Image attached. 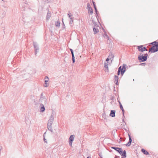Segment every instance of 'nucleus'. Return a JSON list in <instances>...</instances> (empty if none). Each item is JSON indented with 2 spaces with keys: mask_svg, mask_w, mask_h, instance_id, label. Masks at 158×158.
<instances>
[{
  "mask_svg": "<svg viewBox=\"0 0 158 158\" xmlns=\"http://www.w3.org/2000/svg\"><path fill=\"white\" fill-rule=\"evenodd\" d=\"M128 135L129 139L128 142H130V143H131L132 140V139H131V135L129 133H128Z\"/></svg>",
  "mask_w": 158,
  "mask_h": 158,
  "instance_id": "nucleus-27",
  "label": "nucleus"
},
{
  "mask_svg": "<svg viewBox=\"0 0 158 158\" xmlns=\"http://www.w3.org/2000/svg\"><path fill=\"white\" fill-rule=\"evenodd\" d=\"M51 16V14L48 12L46 16V19L47 20H49Z\"/></svg>",
  "mask_w": 158,
  "mask_h": 158,
  "instance_id": "nucleus-21",
  "label": "nucleus"
},
{
  "mask_svg": "<svg viewBox=\"0 0 158 158\" xmlns=\"http://www.w3.org/2000/svg\"><path fill=\"white\" fill-rule=\"evenodd\" d=\"M114 98L113 96L111 97L110 98V100H113L114 99Z\"/></svg>",
  "mask_w": 158,
  "mask_h": 158,
  "instance_id": "nucleus-41",
  "label": "nucleus"
},
{
  "mask_svg": "<svg viewBox=\"0 0 158 158\" xmlns=\"http://www.w3.org/2000/svg\"><path fill=\"white\" fill-rule=\"evenodd\" d=\"M92 22L93 23V24L95 26H96V27H98V25L97 24V23L95 22L94 20H92Z\"/></svg>",
  "mask_w": 158,
  "mask_h": 158,
  "instance_id": "nucleus-29",
  "label": "nucleus"
},
{
  "mask_svg": "<svg viewBox=\"0 0 158 158\" xmlns=\"http://www.w3.org/2000/svg\"><path fill=\"white\" fill-rule=\"evenodd\" d=\"M148 56V54L147 53L144 54L143 55L140 53L138 56V59L141 62H144L147 60Z\"/></svg>",
  "mask_w": 158,
  "mask_h": 158,
  "instance_id": "nucleus-3",
  "label": "nucleus"
},
{
  "mask_svg": "<svg viewBox=\"0 0 158 158\" xmlns=\"http://www.w3.org/2000/svg\"><path fill=\"white\" fill-rule=\"evenodd\" d=\"M98 155L100 157H102V153L101 152L99 153Z\"/></svg>",
  "mask_w": 158,
  "mask_h": 158,
  "instance_id": "nucleus-40",
  "label": "nucleus"
},
{
  "mask_svg": "<svg viewBox=\"0 0 158 158\" xmlns=\"http://www.w3.org/2000/svg\"><path fill=\"white\" fill-rule=\"evenodd\" d=\"M75 135H71L70 136L69 139V143L70 145L72 146V143L73 141Z\"/></svg>",
  "mask_w": 158,
  "mask_h": 158,
  "instance_id": "nucleus-7",
  "label": "nucleus"
},
{
  "mask_svg": "<svg viewBox=\"0 0 158 158\" xmlns=\"http://www.w3.org/2000/svg\"><path fill=\"white\" fill-rule=\"evenodd\" d=\"M54 115H55V114H54V112L53 111H52V114H51V115H52V116H53V117H54Z\"/></svg>",
  "mask_w": 158,
  "mask_h": 158,
  "instance_id": "nucleus-42",
  "label": "nucleus"
},
{
  "mask_svg": "<svg viewBox=\"0 0 158 158\" xmlns=\"http://www.w3.org/2000/svg\"><path fill=\"white\" fill-rule=\"evenodd\" d=\"M143 45L138 46L137 48L138 50L141 52H143L144 51H148V49L145 47H143Z\"/></svg>",
  "mask_w": 158,
  "mask_h": 158,
  "instance_id": "nucleus-6",
  "label": "nucleus"
},
{
  "mask_svg": "<svg viewBox=\"0 0 158 158\" xmlns=\"http://www.w3.org/2000/svg\"><path fill=\"white\" fill-rule=\"evenodd\" d=\"M68 16L70 19H73L74 17H73V15L71 14L69 11L68 12Z\"/></svg>",
  "mask_w": 158,
  "mask_h": 158,
  "instance_id": "nucleus-16",
  "label": "nucleus"
},
{
  "mask_svg": "<svg viewBox=\"0 0 158 158\" xmlns=\"http://www.w3.org/2000/svg\"><path fill=\"white\" fill-rule=\"evenodd\" d=\"M101 158H103L102 157H100Z\"/></svg>",
  "mask_w": 158,
  "mask_h": 158,
  "instance_id": "nucleus-49",
  "label": "nucleus"
},
{
  "mask_svg": "<svg viewBox=\"0 0 158 158\" xmlns=\"http://www.w3.org/2000/svg\"><path fill=\"white\" fill-rule=\"evenodd\" d=\"M46 134V132H45L43 136H44V142L47 143V140L45 138V135Z\"/></svg>",
  "mask_w": 158,
  "mask_h": 158,
  "instance_id": "nucleus-26",
  "label": "nucleus"
},
{
  "mask_svg": "<svg viewBox=\"0 0 158 158\" xmlns=\"http://www.w3.org/2000/svg\"><path fill=\"white\" fill-rule=\"evenodd\" d=\"M127 65L125 64H123L122 67L120 66L118 68V70L117 72L118 75H119L120 74L122 76L125 71H126V68Z\"/></svg>",
  "mask_w": 158,
  "mask_h": 158,
  "instance_id": "nucleus-2",
  "label": "nucleus"
},
{
  "mask_svg": "<svg viewBox=\"0 0 158 158\" xmlns=\"http://www.w3.org/2000/svg\"><path fill=\"white\" fill-rule=\"evenodd\" d=\"M45 110V108L44 105L42 104H40V112H43Z\"/></svg>",
  "mask_w": 158,
  "mask_h": 158,
  "instance_id": "nucleus-11",
  "label": "nucleus"
},
{
  "mask_svg": "<svg viewBox=\"0 0 158 158\" xmlns=\"http://www.w3.org/2000/svg\"><path fill=\"white\" fill-rule=\"evenodd\" d=\"M49 119L53 121L54 119V117H53L52 115H51V116L50 117Z\"/></svg>",
  "mask_w": 158,
  "mask_h": 158,
  "instance_id": "nucleus-31",
  "label": "nucleus"
},
{
  "mask_svg": "<svg viewBox=\"0 0 158 158\" xmlns=\"http://www.w3.org/2000/svg\"><path fill=\"white\" fill-rule=\"evenodd\" d=\"M47 128L49 131H50L52 132H53V130L51 125H47Z\"/></svg>",
  "mask_w": 158,
  "mask_h": 158,
  "instance_id": "nucleus-18",
  "label": "nucleus"
},
{
  "mask_svg": "<svg viewBox=\"0 0 158 158\" xmlns=\"http://www.w3.org/2000/svg\"><path fill=\"white\" fill-rule=\"evenodd\" d=\"M111 148L114 149L119 153L121 155L122 158H125L126 157V152L125 150L123 151L122 148L115 147H111Z\"/></svg>",
  "mask_w": 158,
  "mask_h": 158,
  "instance_id": "nucleus-1",
  "label": "nucleus"
},
{
  "mask_svg": "<svg viewBox=\"0 0 158 158\" xmlns=\"http://www.w3.org/2000/svg\"><path fill=\"white\" fill-rule=\"evenodd\" d=\"M114 158H119V157L117 156H115Z\"/></svg>",
  "mask_w": 158,
  "mask_h": 158,
  "instance_id": "nucleus-45",
  "label": "nucleus"
},
{
  "mask_svg": "<svg viewBox=\"0 0 158 158\" xmlns=\"http://www.w3.org/2000/svg\"><path fill=\"white\" fill-rule=\"evenodd\" d=\"M53 122V121L51 120L50 119H49V120L48 121L47 125H52V124Z\"/></svg>",
  "mask_w": 158,
  "mask_h": 158,
  "instance_id": "nucleus-22",
  "label": "nucleus"
},
{
  "mask_svg": "<svg viewBox=\"0 0 158 158\" xmlns=\"http://www.w3.org/2000/svg\"><path fill=\"white\" fill-rule=\"evenodd\" d=\"M102 115L103 118H104V119H105V118L106 117V114L105 113H103Z\"/></svg>",
  "mask_w": 158,
  "mask_h": 158,
  "instance_id": "nucleus-37",
  "label": "nucleus"
},
{
  "mask_svg": "<svg viewBox=\"0 0 158 158\" xmlns=\"http://www.w3.org/2000/svg\"><path fill=\"white\" fill-rule=\"evenodd\" d=\"M93 3L94 7V6H96L95 4V2H94L93 1Z\"/></svg>",
  "mask_w": 158,
  "mask_h": 158,
  "instance_id": "nucleus-43",
  "label": "nucleus"
},
{
  "mask_svg": "<svg viewBox=\"0 0 158 158\" xmlns=\"http://www.w3.org/2000/svg\"><path fill=\"white\" fill-rule=\"evenodd\" d=\"M115 110H112L110 111V116L112 117H114L115 116Z\"/></svg>",
  "mask_w": 158,
  "mask_h": 158,
  "instance_id": "nucleus-9",
  "label": "nucleus"
},
{
  "mask_svg": "<svg viewBox=\"0 0 158 158\" xmlns=\"http://www.w3.org/2000/svg\"><path fill=\"white\" fill-rule=\"evenodd\" d=\"M60 22L59 21H57L55 23L56 26L57 27H59L60 26Z\"/></svg>",
  "mask_w": 158,
  "mask_h": 158,
  "instance_id": "nucleus-25",
  "label": "nucleus"
},
{
  "mask_svg": "<svg viewBox=\"0 0 158 158\" xmlns=\"http://www.w3.org/2000/svg\"><path fill=\"white\" fill-rule=\"evenodd\" d=\"M72 60L73 61V63H74L75 62V57L74 56H72Z\"/></svg>",
  "mask_w": 158,
  "mask_h": 158,
  "instance_id": "nucleus-28",
  "label": "nucleus"
},
{
  "mask_svg": "<svg viewBox=\"0 0 158 158\" xmlns=\"http://www.w3.org/2000/svg\"><path fill=\"white\" fill-rule=\"evenodd\" d=\"M62 24H63V26H62V30H63L64 29H65V26L64 22Z\"/></svg>",
  "mask_w": 158,
  "mask_h": 158,
  "instance_id": "nucleus-34",
  "label": "nucleus"
},
{
  "mask_svg": "<svg viewBox=\"0 0 158 158\" xmlns=\"http://www.w3.org/2000/svg\"><path fill=\"white\" fill-rule=\"evenodd\" d=\"M121 142V140H119V142Z\"/></svg>",
  "mask_w": 158,
  "mask_h": 158,
  "instance_id": "nucleus-47",
  "label": "nucleus"
},
{
  "mask_svg": "<svg viewBox=\"0 0 158 158\" xmlns=\"http://www.w3.org/2000/svg\"><path fill=\"white\" fill-rule=\"evenodd\" d=\"M118 102H119V106H120V108L122 110V111L123 116V117L125 118V117L124 115L125 110L123 107V106L122 105L121 102L120 101H119Z\"/></svg>",
  "mask_w": 158,
  "mask_h": 158,
  "instance_id": "nucleus-8",
  "label": "nucleus"
},
{
  "mask_svg": "<svg viewBox=\"0 0 158 158\" xmlns=\"http://www.w3.org/2000/svg\"><path fill=\"white\" fill-rule=\"evenodd\" d=\"M125 130L127 131V130L126 129H125Z\"/></svg>",
  "mask_w": 158,
  "mask_h": 158,
  "instance_id": "nucleus-48",
  "label": "nucleus"
},
{
  "mask_svg": "<svg viewBox=\"0 0 158 158\" xmlns=\"http://www.w3.org/2000/svg\"><path fill=\"white\" fill-rule=\"evenodd\" d=\"M156 48L154 49V53L158 51V42H157L155 46Z\"/></svg>",
  "mask_w": 158,
  "mask_h": 158,
  "instance_id": "nucleus-15",
  "label": "nucleus"
},
{
  "mask_svg": "<svg viewBox=\"0 0 158 158\" xmlns=\"http://www.w3.org/2000/svg\"><path fill=\"white\" fill-rule=\"evenodd\" d=\"M73 23V19H71L69 22V24L71 26H72V24Z\"/></svg>",
  "mask_w": 158,
  "mask_h": 158,
  "instance_id": "nucleus-30",
  "label": "nucleus"
},
{
  "mask_svg": "<svg viewBox=\"0 0 158 158\" xmlns=\"http://www.w3.org/2000/svg\"><path fill=\"white\" fill-rule=\"evenodd\" d=\"M141 151L145 155H148L149 154L148 152L144 148L142 149Z\"/></svg>",
  "mask_w": 158,
  "mask_h": 158,
  "instance_id": "nucleus-14",
  "label": "nucleus"
},
{
  "mask_svg": "<svg viewBox=\"0 0 158 158\" xmlns=\"http://www.w3.org/2000/svg\"><path fill=\"white\" fill-rule=\"evenodd\" d=\"M157 41H154L150 44L152 45V46L151 47L150 49L149 50L148 52H151V53H154V49L155 48L156 44Z\"/></svg>",
  "mask_w": 158,
  "mask_h": 158,
  "instance_id": "nucleus-5",
  "label": "nucleus"
},
{
  "mask_svg": "<svg viewBox=\"0 0 158 158\" xmlns=\"http://www.w3.org/2000/svg\"><path fill=\"white\" fill-rule=\"evenodd\" d=\"M114 83L116 85H118V76H117L116 75H115L114 76Z\"/></svg>",
  "mask_w": 158,
  "mask_h": 158,
  "instance_id": "nucleus-10",
  "label": "nucleus"
},
{
  "mask_svg": "<svg viewBox=\"0 0 158 158\" xmlns=\"http://www.w3.org/2000/svg\"><path fill=\"white\" fill-rule=\"evenodd\" d=\"M6 15V12L5 11H4L1 15V17L2 18H3Z\"/></svg>",
  "mask_w": 158,
  "mask_h": 158,
  "instance_id": "nucleus-24",
  "label": "nucleus"
},
{
  "mask_svg": "<svg viewBox=\"0 0 158 158\" xmlns=\"http://www.w3.org/2000/svg\"><path fill=\"white\" fill-rule=\"evenodd\" d=\"M104 67L105 68H106V70H107V72H108L109 70H108V64H107V63H105L104 64Z\"/></svg>",
  "mask_w": 158,
  "mask_h": 158,
  "instance_id": "nucleus-23",
  "label": "nucleus"
},
{
  "mask_svg": "<svg viewBox=\"0 0 158 158\" xmlns=\"http://www.w3.org/2000/svg\"><path fill=\"white\" fill-rule=\"evenodd\" d=\"M88 13H89L90 15H92L93 13V10L91 7H89L88 9Z\"/></svg>",
  "mask_w": 158,
  "mask_h": 158,
  "instance_id": "nucleus-17",
  "label": "nucleus"
},
{
  "mask_svg": "<svg viewBox=\"0 0 158 158\" xmlns=\"http://www.w3.org/2000/svg\"><path fill=\"white\" fill-rule=\"evenodd\" d=\"M87 8L88 9L89 8V7H91L90 5V4L89 3H88L87 4Z\"/></svg>",
  "mask_w": 158,
  "mask_h": 158,
  "instance_id": "nucleus-38",
  "label": "nucleus"
},
{
  "mask_svg": "<svg viewBox=\"0 0 158 158\" xmlns=\"http://www.w3.org/2000/svg\"><path fill=\"white\" fill-rule=\"evenodd\" d=\"M1 0L2 1H4V0Z\"/></svg>",
  "mask_w": 158,
  "mask_h": 158,
  "instance_id": "nucleus-50",
  "label": "nucleus"
},
{
  "mask_svg": "<svg viewBox=\"0 0 158 158\" xmlns=\"http://www.w3.org/2000/svg\"><path fill=\"white\" fill-rule=\"evenodd\" d=\"M70 51L71 52L72 56L74 55V53H73V50L72 49H70Z\"/></svg>",
  "mask_w": 158,
  "mask_h": 158,
  "instance_id": "nucleus-35",
  "label": "nucleus"
},
{
  "mask_svg": "<svg viewBox=\"0 0 158 158\" xmlns=\"http://www.w3.org/2000/svg\"><path fill=\"white\" fill-rule=\"evenodd\" d=\"M122 121L123 122H124V123H125V125H126V123L125 122V121H124V119L123 118H122Z\"/></svg>",
  "mask_w": 158,
  "mask_h": 158,
  "instance_id": "nucleus-44",
  "label": "nucleus"
},
{
  "mask_svg": "<svg viewBox=\"0 0 158 158\" xmlns=\"http://www.w3.org/2000/svg\"><path fill=\"white\" fill-rule=\"evenodd\" d=\"M33 45L35 50V53L36 55L40 50L39 45L36 42H33Z\"/></svg>",
  "mask_w": 158,
  "mask_h": 158,
  "instance_id": "nucleus-4",
  "label": "nucleus"
},
{
  "mask_svg": "<svg viewBox=\"0 0 158 158\" xmlns=\"http://www.w3.org/2000/svg\"><path fill=\"white\" fill-rule=\"evenodd\" d=\"M110 57H108L106 59V61L107 62L109 61V60L111 59V58H109Z\"/></svg>",
  "mask_w": 158,
  "mask_h": 158,
  "instance_id": "nucleus-36",
  "label": "nucleus"
},
{
  "mask_svg": "<svg viewBox=\"0 0 158 158\" xmlns=\"http://www.w3.org/2000/svg\"><path fill=\"white\" fill-rule=\"evenodd\" d=\"M87 158H91V157L89 156Z\"/></svg>",
  "mask_w": 158,
  "mask_h": 158,
  "instance_id": "nucleus-46",
  "label": "nucleus"
},
{
  "mask_svg": "<svg viewBox=\"0 0 158 158\" xmlns=\"http://www.w3.org/2000/svg\"><path fill=\"white\" fill-rule=\"evenodd\" d=\"M108 57H110L109 58H111V59L110 60L111 61H112L113 60L114 56L113 54L111 53H110V54H109Z\"/></svg>",
  "mask_w": 158,
  "mask_h": 158,
  "instance_id": "nucleus-20",
  "label": "nucleus"
},
{
  "mask_svg": "<svg viewBox=\"0 0 158 158\" xmlns=\"http://www.w3.org/2000/svg\"><path fill=\"white\" fill-rule=\"evenodd\" d=\"M131 143L128 142L127 144H125V145L127 147H129L131 145Z\"/></svg>",
  "mask_w": 158,
  "mask_h": 158,
  "instance_id": "nucleus-33",
  "label": "nucleus"
},
{
  "mask_svg": "<svg viewBox=\"0 0 158 158\" xmlns=\"http://www.w3.org/2000/svg\"><path fill=\"white\" fill-rule=\"evenodd\" d=\"M94 9L95 10V12L96 13V18H97V19H98L97 17L98 16V12L97 10L96 6H94Z\"/></svg>",
  "mask_w": 158,
  "mask_h": 158,
  "instance_id": "nucleus-19",
  "label": "nucleus"
},
{
  "mask_svg": "<svg viewBox=\"0 0 158 158\" xmlns=\"http://www.w3.org/2000/svg\"><path fill=\"white\" fill-rule=\"evenodd\" d=\"M93 29L94 31V34H95L99 32V30L98 28H96L95 26L93 27Z\"/></svg>",
  "mask_w": 158,
  "mask_h": 158,
  "instance_id": "nucleus-13",
  "label": "nucleus"
},
{
  "mask_svg": "<svg viewBox=\"0 0 158 158\" xmlns=\"http://www.w3.org/2000/svg\"><path fill=\"white\" fill-rule=\"evenodd\" d=\"M140 65L143 66H144L146 65V63H141L140 64Z\"/></svg>",
  "mask_w": 158,
  "mask_h": 158,
  "instance_id": "nucleus-39",
  "label": "nucleus"
},
{
  "mask_svg": "<svg viewBox=\"0 0 158 158\" xmlns=\"http://www.w3.org/2000/svg\"><path fill=\"white\" fill-rule=\"evenodd\" d=\"M45 79V84L46 85L44 86L45 87H47L48 86V85H47L48 84L47 83V82H48L49 80V78L47 76H46L44 78Z\"/></svg>",
  "mask_w": 158,
  "mask_h": 158,
  "instance_id": "nucleus-12",
  "label": "nucleus"
},
{
  "mask_svg": "<svg viewBox=\"0 0 158 158\" xmlns=\"http://www.w3.org/2000/svg\"><path fill=\"white\" fill-rule=\"evenodd\" d=\"M104 35L105 36H106V37H107L108 39L109 40V37H108V35H107L106 32L105 31H104Z\"/></svg>",
  "mask_w": 158,
  "mask_h": 158,
  "instance_id": "nucleus-32",
  "label": "nucleus"
}]
</instances>
